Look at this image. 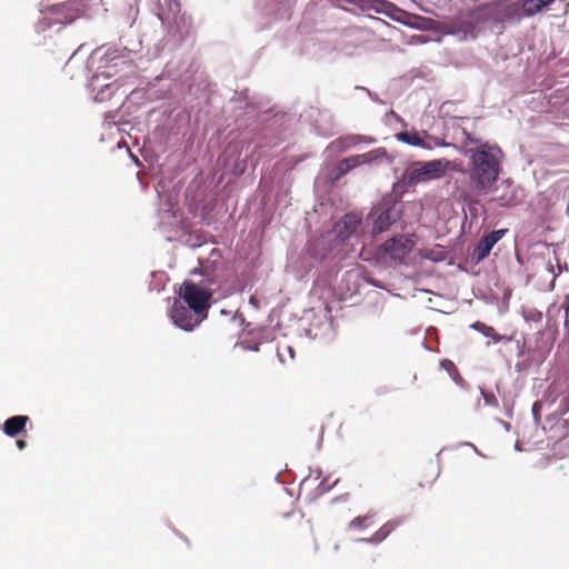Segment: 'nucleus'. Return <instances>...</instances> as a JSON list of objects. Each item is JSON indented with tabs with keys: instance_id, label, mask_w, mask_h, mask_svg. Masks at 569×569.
Here are the masks:
<instances>
[{
	"instance_id": "nucleus-1",
	"label": "nucleus",
	"mask_w": 569,
	"mask_h": 569,
	"mask_svg": "<svg viewBox=\"0 0 569 569\" xmlns=\"http://www.w3.org/2000/svg\"><path fill=\"white\" fill-rule=\"evenodd\" d=\"M470 179L480 188H491L500 172L503 153L499 147L482 143L467 150Z\"/></svg>"
},
{
	"instance_id": "nucleus-2",
	"label": "nucleus",
	"mask_w": 569,
	"mask_h": 569,
	"mask_svg": "<svg viewBox=\"0 0 569 569\" xmlns=\"http://www.w3.org/2000/svg\"><path fill=\"white\" fill-rule=\"evenodd\" d=\"M450 167L451 162L447 159L418 162L405 171L402 181L406 186L427 183L442 178Z\"/></svg>"
},
{
	"instance_id": "nucleus-3",
	"label": "nucleus",
	"mask_w": 569,
	"mask_h": 569,
	"mask_svg": "<svg viewBox=\"0 0 569 569\" xmlns=\"http://www.w3.org/2000/svg\"><path fill=\"white\" fill-rule=\"evenodd\" d=\"M176 298L183 300V303L199 310L208 317V310L212 299V290L204 283L184 281L179 287Z\"/></svg>"
},
{
	"instance_id": "nucleus-4",
	"label": "nucleus",
	"mask_w": 569,
	"mask_h": 569,
	"mask_svg": "<svg viewBox=\"0 0 569 569\" xmlns=\"http://www.w3.org/2000/svg\"><path fill=\"white\" fill-rule=\"evenodd\" d=\"M168 317L173 326L187 332L193 331L204 319H207L206 315L183 303V300H179L177 298H173L168 308Z\"/></svg>"
},
{
	"instance_id": "nucleus-5",
	"label": "nucleus",
	"mask_w": 569,
	"mask_h": 569,
	"mask_svg": "<svg viewBox=\"0 0 569 569\" xmlns=\"http://www.w3.org/2000/svg\"><path fill=\"white\" fill-rule=\"evenodd\" d=\"M400 214L399 204L392 199H383L378 206H376L369 219L372 223L373 232L385 231L391 223H393Z\"/></svg>"
},
{
	"instance_id": "nucleus-6",
	"label": "nucleus",
	"mask_w": 569,
	"mask_h": 569,
	"mask_svg": "<svg viewBox=\"0 0 569 569\" xmlns=\"http://www.w3.org/2000/svg\"><path fill=\"white\" fill-rule=\"evenodd\" d=\"M382 159H387V152L382 148L346 158L339 163V172L335 176V179H338L340 176L347 173L352 168L359 167L361 164H370Z\"/></svg>"
},
{
	"instance_id": "nucleus-7",
	"label": "nucleus",
	"mask_w": 569,
	"mask_h": 569,
	"mask_svg": "<svg viewBox=\"0 0 569 569\" xmlns=\"http://www.w3.org/2000/svg\"><path fill=\"white\" fill-rule=\"evenodd\" d=\"M382 159H387V152L382 148L346 158L339 163V172L335 176V179H338L340 176L347 173L352 168L359 167L361 164H370Z\"/></svg>"
},
{
	"instance_id": "nucleus-8",
	"label": "nucleus",
	"mask_w": 569,
	"mask_h": 569,
	"mask_svg": "<svg viewBox=\"0 0 569 569\" xmlns=\"http://www.w3.org/2000/svg\"><path fill=\"white\" fill-rule=\"evenodd\" d=\"M415 242L409 237H396L388 240L383 247L382 252L386 258L393 261H402L408 253L412 250Z\"/></svg>"
},
{
	"instance_id": "nucleus-9",
	"label": "nucleus",
	"mask_w": 569,
	"mask_h": 569,
	"mask_svg": "<svg viewBox=\"0 0 569 569\" xmlns=\"http://www.w3.org/2000/svg\"><path fill=\"white\" fill-rule=\"evenodd\" d=\"M110 79V72L109 71H102L100 73H97L91 82L90 88L93 96V99L96 101H106L112 97V94L118 89L116 81L114 82H108Z\"/></svg>"
},
{
	"instance_id": "nucleus-10",
	"label": "nucleus",
	"mask_w": 569,
	"mask_h": 569,
	"mask_svg": "<svg viewBox=\"0 0 569 569\" xmlns=\"http://www.w3.org/2000/svg\"><path fill=\"white\" fill-rule=\"evenodd\" d=\"M396 138L406 144L427 150H431L433 146H443L439 139L429 136L427 132L402 131L398 132Z\"/></svg>"
},
{
	"instance_id": "nucleus-11",
	"label": "nucleus",
	"mask_w": 569,
	"mask_h": 569,
	"mask_svg": "<svg viewBox=\"0 0 569 569\" xmlns=\"http://www.w3.org/2000/svg\"><path fill=\"white\" fill-rule=\"evenodd\" d=\"M360 217L356 213H348L333 227V234L340 241L348 239L359 227Z\"/></svg>"
},
{
	"instance_id": "nucleus-12",
	"label": "nucleus",
	"mask_w": 569,
	"mask_h": 569,
	"mask_svg": "<svg viewBox=\"0 0 569 569\" xmlns=\"http://www.w3.org/2000/svg\"><path fill=\"white\" fill-rule=\"evenodd\" d=\"M506 230H497L486 236L476 247L473 258L477 261L483 260L495 247V244L503 237Z\"/></svg>"
},
{
	"instance_id": "nucleus-13",
	"label": "nucleus",
	"mask_w": 569,
	"mask_h": 569,
	"mask_svg": "<svg viewBox=\"0 0 569 569\" xmlns=\"http://www.w3.org/2000/svg\"><path fill=\"white\" fill-rule=\"evenodd\" d=\"M28 421V416H13L3 422L2 431L7 437H18L24 431Z\"/></svg>"
},
{
	"instance_id": "nucleus-14",
	"label": "nucleus",
	"mask_w": 569,
	"mask_h": 569,
	"mask_svg": "<svg viewBox=\"0 0 569 569\" xmlns=\"http://www.w3.org/2000/svg\"><path fill=\"white\" fill-rule=\"evenodd\" d=\"M44 19H49L51 21L58 23L70 22L74 19V14L67 12L66 4L53 6L50 9H47L44 12Z\"/></svg>"
},
{
	"instance_id": "nucleus-15",
	"label": "nucleus",
	"mask_w": 569,
	"mask_h": 569,
	"mask_svg": "<svg viewBox=\"0 0 569 569\" xmlns=\"http://www.w3.org/2000/svg\"><path fill=\"white\" fill-rule=\"evenodd\" d=\"M553 1L555 0H525L522 3V10L526 16H533Z\"/></svg>"
},
{
	"instance_id": "nucleus-16",
	"label": "nucleus",
	"mask_w": 569,
	"mask_h": 569,
	"mask_svg": "<svg viewBox=\"0 0 569 569\" xmlns=\"http://www.w3.org/2000/svg\"><path fill=\"white\" fill-rule=\"evenodd\" d=\"M373 526H375L373 517L367 515V516L358 517V518L353 519L349 523V530L356 531V532H363Z\"/></svg>"
},
{
	"instance_id": "nucleus-17",
	"label": "nucleus",
	"mask_w": 569,
	"mask_h": 569,
	"mask_svg": "<svg viewBox=\"0 0 569 569\" xmlns=\"http://www.w3.org/2000/svg\"><path fill=\"white\" fill-rule=\"evenodd\" d=\"M393 530V526L391 523H387L383 527H381L371 538H369L367 541L378 543L382 540H385L390 532Z\"/></svg>"
},
{
	"instance_id": "nucleus-18",
	"label": "nucleus",
	"mask_w": 569,
	"mask_h": 569,
	"mask_svg": "<svg viewBox=\"0 0 569 569\" xmlns=\"http://www.w3.org/2000/svg\"><path fill=\"white\" fill-rule=\"evenodd\" d=\"M471 328L480 331L486 337L492 338L493 341H498L499 340V338L495 333V330L491 327L486 326L485 323L475 322L473 325H471Z\"/></svg>"
},
{
	"instance_id": "nucleus-19",
	"label": "nucleus",
	"mask_w": 569,
	"mask_h": 569,
	"mask_svg": "<svg viewBox=\"0 0 569 569\" xmlns=\"http://www.w3.org/2000/svg\"><path fill=\"white\" fill-rule=\"evenodd\" d=\"M441 367L445 368L446 370H450L451 368H453V363L449 360H442Z\"/></svg>"
},
{
	"instance_id": "nucleus-20",
	"label": "nucleus",
	"mask_w": 569,
	"mask_h": 569,
	"mask_svg": "<svg viewBox=\"0 0 569 569\" xmlns=\"http://www.w3.org/2000/svg\"><path fill=\"white\" fill-rule=\"evenodd\" d=\"M16 446L19 450H23L27 447V442L22 439H18L16 441Z\"/></svg>"
},
{
	"instance_id": "nucleus-21",
	"label": "nucleus",
	"mask_w": 569,
	"mask_h": 569,
	"mask_svg": "<svg viewBox=\"0 0 569 569\" xmlns=\"http://www.w3.org/2000/svg\"><path fill=\"white\" fill-rule=\"evenodd\" d=\"M117 146H118V148H122V147H124V146H126V142L123 141V139H121V140H119V141L117 142Z\"/></svg>"
},
{
	"instance_id": "nucleus-22",
	"label": "nucleus",
	"mask_w": 569,
	"mask_h": 569,
	"mask_svg": "<svg viewBox=\"0 0 569 569\" xmlns=\"http://www.w3.org/2000/svg\"><path fill=\"white\" fill-rule=\"evenodd\" d=\"M250 303H251L254 308H257V307H258V306H257L256 298H254L253 296L250 298Z\"/></svg>"
},
{
	"instance_id": "nucleus-23",
	"label": "nucleus",
	"mask_w": 569,
	"mask_h": 569,
	"mask_svg": "<svg viewBox=\"0 0 569 569\" xmlns=\"http://www.w3.org/2000/svg\"><path fill=\"white\" fill-rule=\"evenodd\" d=\"M287 351H288L290 358H293V350H292V348L291 347H287Z\"/></svg>"
},
{
	"instance_id": "nucleus-24",
	"label": "nucleus",
	"mask_w": 569,
	"mask_h": 569,
	"mask_svg": "<svg viewBox=\"0 0 569 569\" xmlns=\"http://www.w3.org/2000/svg\"><path fill=\"white\" fill-rule=\"evenodd\" d=\"M239 347H240L241 349H243V350H247V346L244 345V342H241V343L239 345Z\"/></svg>"
},
{
	"instance_id": "nucleus-25",
	"label": "nucleus",
	"mask_w": 569,
	"mask_h": 569,
	"mask_svg": "<svg viewBox=\"0 0 569 569\" xmlns=\"http://www.w3.org/2000/svg\"><path fill=\"white\" fill-rule=\"evenodd\" d=\"M515 449L518 450V451L521 450L520 445L518 442L515 445Z\"/></svg>"
},
{
	"instance_id": "nucleus-26",
	"label": "nucleus",
	"mask_w": 569,
	"mask_h": 569,
	"mask_svg": "<svg viewBox=\"0 0 569 569\" xmlns=\"http://www.w3.org/2000/svg\"><path fill=\"white\" fill-rule=\"evenodd\" d=\"M108 126L110 127V129H114V130H119L117 126H111L110 123H108Z\"/></svg>"
}]
</instances>
